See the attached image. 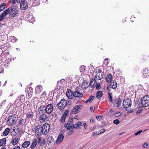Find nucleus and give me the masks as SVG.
<instances>
[{
	"label": "nucleus",
	"mask_w": 149,
	"mask_h": 149,
	"mask_svg": "<svg viewBox=\"0 0 149 149\" xmlns=\"http://www.w3.org/2000/svg\"><path fill=\"white\" fill-rule=\"evenodd\" d=\"M132 105V101L130 98L125 99L124 100L123 103V107L129 112L132 111V109H130Z\"/></svg>",
	"instance_id": "obj_1"
},
{
	"label": "nucleus",
	"mask_w": 149,
	"mask_h": 149,
	"mask_svg": "<svg viewBox=\"0 0 149 149\" xmlns=\"http://www.w3.org/2000/svg\"><path fill=\"white\" fill-rule=\"evenodd\" d=\"M103 72L100 70L98 69L96 71V73L95 74L94 79H92L91 81V84L94 80H98L101 79L103 76Z\"/></svg>",
	"instance_id": "obj_2"
},
{
	"label": "nucleus",
	"mask_w": 149,
	"mask_h": 149,
	"mask_svg": "<svg viewBox=\"0 0 149 149\" xmlns=\"http://www.w3.org/2000/svg\"><path fill=\"white\" fill-rule=\"evenodd\" d=\"M10 8V15L14 17L16 16L18 13L17 9L15 6L12 5L9 7Z\"/></svg>",
	"instance_id": "obj_3"
},
{
	"label": "nucleus",
	"mask_w": 149,
	"mask_h": 149,
	"mask_svg": "<svg viewBox=\"0 0 149 149\" xmlns=\"http://www.w3.org/2000/svg\"><path fill=\"white\" fill-rule=\"evenodd\" d=\"M141 104L143 106L147 107L149 106V96H144L141 101Z\"/></svg>",
	"instance_id": "obj_4"
},
{
	"label": "nucleus",
	"mask_w": 149,
	"mask_h": 149,
	"mask_svg": "<svg viewBox=\"0 0 149 149\" xmlns=\"http://www.w3.org/2000/svg\"><path fill=\"white\" fill-rule=\"evenodd\" d=\"M67 104V101L65 99H62L60 101L58 102V107L59 109L60 110L63 109L66 106Z\"/></svg>",
	"instance_id": "obj_5"
},
{
	"label": "nucleus",
	"mask_w": 149,
	"mask_h": 149,
	"mask_svg": "<svg viewBox=\"0 0 149 149\" xmlns=\"http://www.w3.org/2000/svg\"><path fill=\"white\" fill-rule=\"evenodd\" d=\"M42 134L46 135L50 129L49 125L47 123H45L42 127Z\"/></svg>",
	"instance_id": "obj_6"
},
{
	"label": "nucleus",
	"mask_w": 149,
	"mask_h": 149,
	"mask_svg": "<svg viewBox=\"0 0 149 149\" xmlns=\"http://www.w3.org/2000/svg\"><path fill=\"white\" fill-rule=\"evenodd\" d=\"M16 121L14 117L11 116L7 120V124L8 125L12 126L15 124Z\"/></svg>",
	"instance_id": "obj_7"
},
{
	"label": "nucleus",
	"mask_w": 149,
	"mask_h": 149,
	"mask_svg": "<svg viewBox=\"0 0 149 149\" xmlns=\"http://www.w3.org/2000/svg\"><path fill=\"white\" fill-rule=\"evenodd\" d=\"M45 108L46 112L48 114H49L51 113L53 111V107L52 104H49L47 105Z\"/></svg>",
	"instance_id": "obj_8"
},
{
	"label": "nucleus",
	"mask_w": 149,
	"mask_h": 149,
	"mask_svg": "<svg viewBox=\"0 0 149 149\" xmlns=\"http://www.w3.org/2000/svg\"><path fill=\"white\" fill-rule=\"evenodd\" d=\"M26 95L28 98L31 97L33 92V88H27L26 90Z\"/></svg>",
	"instance_id": "obj_9"
},
{
	"label": "nucleus",
	"mask_w": 149,
	"mask_h": 149,
	"mask_svg": "<svg viewBox=\"0 0 149 149\" xmlns=\"http://www.w3.org/2000/svg\"><path fill=\"white\" fill-rule=\"evenodd\" d=\"M47 119V116L44 114H42L39 118V121L41 123H43L46 122Z\"/></svg>",
	"instance_id": "obj_10"
},
{
	"label": "nucleus",
	"mask_w": 149,
	"mask_h": 149,
	"mask_svg": "<svg viewBox=\"0 0 149 149\" xmlns=\"http://www.w3.org/2000/svg\"><path fill=\"white\" fill-rule=\"evenodd\" d=\"M80 106L81 105H79L75 106L72 110V113L75 114L79 112L80 111Z\"/></svg>",
	"instance_id": "obj_11"
},
{
	"label": "nucleus",
	"mask_w": 149,
	"mask_h": 149,
	"mask_svg": "<svg viewBox=\"0 0 149 149\" xmlns=\"http://www.w3.org/2000/svg\"><path fill=\"white\" fill-rule=\"evenodd\" d=\"M42 126L39 125L36 127L35 132L38 135H39L41 134H42Z\"/></svg>",
	"instance_id": "obj_12"
},
{
	"label": "nucleus",
	"mask_w": 149,
	"mask_h": 149,
	"mask_svg": "<svg viewBox=\"0 0 149 149\" xmlns=\"http://www.w3.org/2000/svg\"><path fill=\"white\" fill-rule=\"evenodd\" d=\"M64 138V136L63 134H60L58 136L56 141V144H58L61 143L63 141Z\"/></svg>",
	"instance_id": "obj_13"
},
{
	"label": "nucleus",
	"mask_w": 149,
	"mask_h": 149,
	"mask_svg": "<svg viewBox=\"0 0 149 149\" xmlns=\"http://www.w3.org/2000/svg\"><path fill=\"white\" fill-rule=\"evenodd\" d=\"M66 95L67 97L69 99H72L74 96V93H73L71 90L68 89L66 93Z\"/></svg>",
	"instance_id": "obj_14"
},
{
	"label": "nucleus",
	"mask_w": 149,
	"mask_h": 149,
	"mask_svg": "<svg viewBox=\"0 0 149 149\" xmlns=\"http://www.w3.org/2000/svg\"><path fill=\"white\" fill-rule=\"evenodd\" d=\"M117 87V84L116 82H111L110 85L108 86L107 87V89L109 90L110 88L113 89H115Z\"/></svg>",
	"instance_id": "obj_15"
},
{
	"label": "nucleus",
	"mask_w": 149,
	"mask_h": 149,
	"mask_svg": "<svg viewBox=\"0 0 149 149\" xmlns=\"http://www.w3.org/2000/svg\"><path fill=\"white\" fill-rule=\"evenodd\" d=\"M42 87L40 85H38L36 86L35 89V94L36 95L39 94L42 91Z\"/></svg>",
	"instance_id": "obj_16"
},
{
	"label": "nucleus",
	"mask_w": 149,
	"mask_h": 149,
	"mask_svg": "<svg viewBox=\"0 0 149 149\" xmlns=\"http://www.w3.org/2000/svg\"><path fill=\"white\" fill-rule=\"evenodd\" d=\"M121 101L119 98L115 99L113 102V105L115 107H118L120 104Z\"/></svg>",
	"instance_id": "obj_17"
},
{
	"label": "nucleus",
	"mask_w": 149,
	"mask_h": 149,
	"mask_svg": "<svg viewBox=\"0 0 149 149\" xmlns=\"http://www.w3.org/2000/svg\"><path fill=\"white\" fill-rule=\"evenodd\" d=\"M74 125L73 123H66L65 125V127L68 130L73 129L74 127Z\"/></svg>",
	"instance_id": "obj_18"
},
{
	"label": "nucleus",
	"mask_w": 149,
	"mask_h": 149,
	"mask_svg": "<svg viewBox=\"0 0 149 149\" xmlns=\"http://www.w3.org/2000/svg\"><path fill=\"white\" fill-rule=\"evenodd\" d=\"M20 4V8L24 10L28 7V3L26 1L24 3H22Z\"/></svg>",
	"instance_id": "obj_19"
},
{
	"label": "nucleus",
	"mask_w": 149,
	"mask_h": 149,
	"mask_svg": "<svg viewBox=\"0 0 149 149\" xmlns=\"http://www.w3.org/2000/svg\"><path fill=\"white\" fill-rule=\"evenodd\" d=\"M45 111V106L43 105H42L39 107L38 110V112L39 113V114H41L43 113Z\"/></svg>",
	"instance_id": "obj_20"
},
{
	"label": "nucleus",
	"mask_w": 149,
	"mask_h": 149,
	"mask_svg": "<svg viewBox=\"0 0 149 149\" xmlns=\"http://www.w3.org/2000/svg\"><path fill=\"white\" fill-rule=\"evenodd\" d=\"M73 93L75 97H81L83 96V94L81 93L78 91H75Z\"/></svg>",
	"instance_id": "obj_21"
},
{
	"label": "nucleus",
	"mask_w": 149,
	"mask_h": 149,
	"mask_svg": "<svg viewBox=\"0 0 149 149\" xmlns=\"http://www.w3.org/2000/svg\"><path fill=\"white\" fill-rule=\"evenodd\" d=\"M38 143V141L36 139H33L32 143L30 146V148L31 149L34 148L36 146Z\"/></svg>",
	"instance_id": "obj_22"
},
{
	"label": "nucleus",
	"mask_w": 149,
	"mask_h": 149,
	"mask_svg": "<svg viewBox=\"0 0 149 149\" xmlns=\"http://www.w3.org/2000/svg\"><path fill=\"white\" fill-rule=\"evenodd\" d=\"M30 144V142L29 141H26L24 142L22 145V147L24 148L28 147Z\"/></svg>",
	"instance_id": "obj_23"
},
{
	"label": "nucleus",
	"mask_w": 149,
	"mask_h": 149,
	"mask_svg": "<svg viewBox=\"0 0 149 149\" xmlns=\"http://www.w3.org/2000/svg\"><path fill=\"white\" fill-rule=\"evenodd\" d=\"M10 131V130L9 128H6L3 132V135L4 136H6L8 135Z\"/></svg>",
	"instance_id": "obj_24"
},
{
	"label": "nucleus",
	"mask_w": 149,
	"mask_h": 149,
	"mask_svg": "<svg viewBox=\"0 0 149 149\" xmlns=\"http://www.w3.org/2000/svg\"><path fill=\"white\" fill-rule=\"evenodd\" d=\"M95 98V97L94 96H92L85 101V103H90Z\"/></svg>",
	"instance_id": "obj_25"
},
{
	"label": "nucleus",
	"mask_w": 149,
	"mask_h": 149,
	"mask_svg": "<svg viewBox=\"0 0 149 149\" xmlns=\"http://www.w3.org/2000/svg\"><path fill=\"white\" fill-rule=\"evenodd\" d=\"M103 94L101 91H98L96 94V96L98 99H100L102 96Z\"/></svg>",
	"instance_id": "obj_26"
},
{
	"label": "nucleus",
	"mask_w": 149,
	"mask_h": 149,
	"mask_svg": "<svg viewBox=\"0 0 149 149\" xmlns=\"http://www.w3.org/2000/svg\"><path fill=\"white\" fill-rule=\"evenodd\" d=\"M112 78V76L111 74H110L108 76L106 77V81L108 83H110L111 81V80Z\"/></svg>",
	"instance_id": "obj_27"
},
{
	"label": "nucleus",
	"mask_w": 149,
	"mask_h": 149,
	"mask_svg": "<svg viewBox=\"0 0 149 149\" xmlns=\"http://www.w3.org/2000/svg\"><path fill=\"white\" fill-rule=\"evenodd\" d=\"M6 141V138H3L0 139V146L5 145Z\"/></svg>",
	"instance_id": "obj_28"
},
{
	"label": "nucleus",
	"mask_w": 149,
	"mask_h": 149,
	"mask_svg": "<svg viewBox=\"0 0 149 149\" xmlns=\"http://www.w3.org/2000/svg\"><path fill=\"white\" fill-rule=\"evenodd\" d=\"M143 75L144 77L147 76L149 74V72L148 70L147 69H145L142 72Z\"/></svg>",
	"instance_id": "obj_29"
},
{
	"label": "nucleus",
	"mask_w": 149,
	"mask_h": 149,
	"mask_svg": "<svg viewBox=\"0 0 149 149\" xmlns=\"http://www.w3.org/2000/svg\"><path fill=\"white\" fill-rule=\"evenodd\" d=\"M89 86L88 82H87L86 81H85L83 82L82 84V88H87Z\"/></svg>",
	"instance_id": "obj_30"
},
{
	"label": "nucleus",
	"mask_w": 149,
	"mask_h": 149,
	"mask_svg": "<svg viewBox=\"0 0 149 149\" xmlns=\"http://www.w3.org/2000/svg\"><path fill=\"white\" fill-rule=\"evenodd\" d=\"M19 139L18 138H16L13 139L12 141V143L14 145H16L18 143Z\"/></svg>",
	"instance_id": "obj_31"
},
{
	"label": "nucleus",
	"mask_w": 149,
	"mask_h": 149,
	"mask_svg": "<svg viewBox=\"0 0 149 149\" xmlns=\"http://www.w3.org/2000/svg\"><path fill=\"white\" fill-rule=\"evenodd\" d=\"M9 12L10 8H9L6 9L5 11H4L2 14L3 15H4V17H5Z\"/></svg>",
	"instance_id": "obj_32"
},
{
	"label": "nucleus",
	"mask_w": 149,
	"mask_h": 149,
	"mask_svg": "<svg viewBox=\"0 0 149 149\" xmlns=\"http://www.w3.org/2000/svg\"><path fill=\"white\" fill-rule=\"evenodd\" d=\"M82 125V123L81 122L77 123L76 124L74 125V128L75 129H77L80 126Z\"/></svg>",
	"instance_id": "obj_33"
},
{
	"label": "nucleus",
	"mask_w": 149,
	"mask_h": 149,
	"mask_svg": "<svg viewBox=\"0 0 149 149\" xmlns=\"http://www.w3.org/2000/svg\"><path fill=\"white\" fill-rule=\"evenodd\" d=\"M54 141V139L52 136L49 137L47 139V142H48L49 143H52Z\"/></svg>",
	"instance_id": "obj_34"
},
{
	"label": "nucleus",
	"mask_w": 149,
	"mask_h": 149,
	"mask_svg": "<svg viewBox=\"0 0 149 149\" xmlns=\"http://www.w3.org/2000/svg\"><path fill=\"white\" fill-rule=\"evenodd\" d=\"M6 3H3L0 6V12L3 10L5 8Z\"/></svg>",
	"instance_id": "obj_35"
},
{
	"label": "nucleus",
	"mask_w": 149,
	"mask_h": 149,
	"mask_svg": "<svg viewBox=\"0 0 149 149\" xmlns=\"http://www.w3.org/2000/svg\"><path fill=\"white\" fill-rule=\"evenodd\" d=\"M69 113V111L67 109L65 111L63 116L66 118L68 116Z\"/></svg>",
	"instance_id": "obj_36"
},
{
	"label": "nucleus",
	"mask_w": 149,
	"mask_h": 149,
	"mask_svg": "<svg viewBox=\"0 0 149 149\" xmlns=\"http://www.w3.org/2000/svg\"><path fill=\"white\" fill-rule=\"evenodd\" d=\"M86 70V67L85 66H81L80 68V71L81 72H84Z\"/></svg>",
	"instance_id": "obj_37"
},
{
	"label": "nucleus",
	"mask_w": 149,
	"mask_h": 149,
	"mask_svg": "<svg viewBox=\"0 0 149 149\" xmlns=\"http://www.w3.org/2000/svg\"><path fill=\"white\" fill-rule=\"evenodd\" d=\"M33 115V113H28L26 114V116L27 118L30 119L32 118Z\"/></svg>",
	"instance_id": "obj_38"
},
{
	"label": "nucleus",
	"mask_w": 149,
	"mask_h": 149,
	"mask_svg": "<svg viewBox=\"0 0 149 149\" xmlns=\"http://www.w3.org/2000/svg\"><path fill=\"white\" fill-rule=\"evenodd\" d=\"M24 119L21 118L18 122V124L19 125H22L24 123Z\"/></svg>",
	"instance_id": "obj_39"
},
{
	"label": "nucleus",
	"mask_w": 149,
	"mask_h": 149,
	"mask_svg": "<svg viewBox=\"0 0 149 149\" xmlns=\"http://www.w3.org/2000/svg\"><path fill=\"white\" fill-rule=\"evenodd\" d=\"M11 41L13 42H15L17 40V39L14 36H12L11 37Z\"/></svg>",
	"instance_id": "obj_40"
},
{
	"label": "nucleus",
	"mask_w": 149,
	"mask_h": 149,
	"mask_svg": "<svg viewBox=\"0 0 149 149\" xmlns=\"http://www.w3.org/2000/svg\"><path fill=\"white\" fill-rule=\"evenodd\" d=\"M111 93H108V97L109 98V100L111 102H113V100L112 99V96L111 95Z\"/></svg>",
	"instance_id": "obj_41"
},
{
	"label": "nucleus",
	"mask_w": 149,
	"mask_h": 149,
	"mask_svg": "<svg viewBox=\"0 0 149 149\" xmlns=\"http://www.w3.org/2000/svg\"><path fill=\"white\" fill-rule=\"evenodd\" d=\"M66 118V117L63 116L61 118V121L62 123H64L65 121Z\"/></svg>",
	"instance_id": "obj_42"
},
{
	"label": "nucleus",
	"mask_w": 149,
	"mask_h": 149,
	"mask_svg": "<svg viewBox=\"0 0 149 149\" xmlns=\"http://www.w3.org/2000/svg\"><path fill=\"white\" fill-rule=\"evenodd\" d=\"M40 0H37V2H36L37 3H36V2L35 1H34L33 3V6H37L40 3Z\"/></svg>",
	"instance_id": "obj_43"
},
{
	"label": "nucleus",
	"mask_w": 149,
	"mask_h": 149,
	"mask_svg": "<svg viewBox=\"0 0 149 149\" xmlns=\"http://www.w3.org/2000/svg\"><path fill=\"white\" fill-rule=\"evenodd\" d=\"M74 131L73 130H70L68 132V135H71L74 132Z\"/></svg>",
	"instance_id": "obj_44"
},
{
	"label": "nucleus",
	"mask_w": 149,
	"mask_h": 149,
	"mask_svg": "<svg viewBox=\"0 0 149 149\" xmlns=\"http://www.w3.org/2000/svg\"><path fill=\"white\" fill-rule=\"evenodd\" d=\"M26 0H16V1L17 3H24Z\"/></svg>",
	"instance_id": "obj_45"
},
{
	"label": "nucleus",
	"mask_w": 149,
	"mask_h": 149,
	"mask_svg": "<svg viewBox=\"0 0 149 149\" xmlns=\"http://www.w3.org/2000/svg\"><path fill=\"white\" fill-rule=\"evenodd\" d=\"M148 144V143L146 142L144 143L143 145V147L144 148H146L147 147Z\"/></svg>",
	"instance_id": "obj_46"
},
{
	"label": "nucleus",
	"mask_w": 149,
	"mask_h": 149,
	"mask_svg": "<svg viewBox=\"0 0 149 149\" xmlns=\"http://www.w3.org/2000/svg\"><path fill=\"white\" fill-rule=\"evenodd\" d=\"M119 123V120L118 119H116L113 121V123L116 125L118 124Z\"/></svg>",
	"instance_id": "obj_47"
},
{
	"label": "nucleus",
	"mask_w": 149,
	"mask_h": 149,
	"mask_svg": "<svg viewBox=\"0 0 149 149\" xmlns=\"http://www.w3.org/2000/svg\"><path fill=\"white\" fill-rule=\"evenodd\" d=\"M122 113L120 111H118L115 114L116 116H120Z\"/></svg>",
	"instance_id": "obj_48"
},
{
	"label": "nucleus",
	"mask_w": 149,
	"mask_h": 149,
	"mask_svg": "<svg viewBox=\"0 0 149 149\" xmlns=\"http://www.w3.org/2000/svg\"><path fill=\"white\" fill-rule=\"evenodd\" d=\"M102 116H97L96 118L98 120H100L102 118Z\"/></svg>",
	"instance_id": "obj_49"
},
{
	"label": "nucleus",
	"mask_w": 149,
	"mask_h": 149,
	"mask_svg": "<svg viewBox=\"0 0 149 149\" xmlns=\"http://www.w3.org/2000/svg\"><path fill=\"white\" fill-rule=\"evenodd\" d=\"M142 132V130H140L138 131L137 132H136V133H135L134 135L135 136H136V135H138L139 134H140Z\"/></svg>",
	"instance_id": "obj_50"
},
{
	"label": "nucleus",
	"mask_w": 149,
	"mask_h": 149,
	"mask_svg": "<svg viewBox=\"0 0 149 149\" xmlns=\"http://www.w3.org/2000/svg\"><path fill=\"white\" fill-rule=\"evenodd\" d=\"M100 84H98L96 86V89L97 90H99L100 89Z\"/></svg>",
	"instance_id": "obj_51"
},
{
	"label": "nucleus",
	"mask_w": 149,
	"mask_h": 149,
	"mask_svg": "<svg viewBox=\"0 0 149 149\" xmlns=\"http://www.w3.org/2000/svg\"><path fill=\"white\" fill-rule=\"evenodd\" d=\"M96 126H95L92 127H91L90 128V130L91 131H93L94 130L96 129Z\"/></svg>",
	"instance_id": "obj_52"
},
{
	"label": "nucleus",
	"mask_w": 149,
	"mask_h": 149,
	"mask_svg": "<svg viewBox=\"0 0 149 149\" xmlns=\"http://www.w3.org/2000/svg\"><path fill=\"white\" fill-rule=\"evenodd\" d=\"M5 17L2 14L0 15V21H1Z\"/></svg>",
	"instance_id": "obj_53"
},
{
	"label": "nucleus",
	"mask_w": 149,
	"mask_h": 149,
	"mask_svg": "<svg viewBox=\"0 0 149 149\" xmlns=\"http://www.w3.org/2000/svg\"><path fill=\"white\" fill-rule=\"evenodd\" d=\"M105 131V130L104 129H101L99 132H100V133H102L104 132Z\"/></svg>",
	"instance_id": "obj_54"
},
{
	"label": "nucleus",
	"mask_w": 149,
	"mask_h": 149,
	"mask_svg": "<svg viewBox=\"0 0 149 149\" xmlns=\"http://www.w3.org/2000/svg\"><path fill=\"white\" fill-rule=\"evenodd\" d=\"M16 0H10V2L12 4H14L16 2Z\"/></svg>",
	"instance_id": "obj_55"
},
{
	"label": "nucleus",
	"mask_w": 149,
	"mask_h": 149,
	"mask_svg": "<svg viewBox=\"0 0 149 149\" xmlns=\"http://www.w3.org/2000/svg\"><path fill=\"white\" fill-rule=\"evenodd\" d=\"M84 128L85 129H86L87 127V125L86 123H85L84 124Z\"/></svg>",
	"instance_id": "obj_56"
},
{
	"label": "nucleus",
	"mask_w": 149,
	"mask_h": 149,
	"mask_svg": "<svg viewBox=\"0 0 149 149\" xmlns=\"http://www.w3.org/2000/svg\"><path fill=\"white\" fill-rule=\"evenodd\" d=\"M90 109L91 111H93L94 110V108L93 107H90Z\"/></svg>",
	"instance_id": "obj_57"
},
{
	"label": "nucleus",
	"mask_w": 149,
	"mask_h": 149,
	"mask_svg": "<svg viewBox=\"0 0 149 149\" xmlns=\"http://www.w3.org/2000/svg\"><path fill=\"white\" fill-rule=\"evenodd\" d=\"M96 132H93L92 133V136H96Z\"/></svg>",
	"instance_id": "obj_58"
},
{
	"label": "nucleus",
	"mask_w": 149,
	"mask_h": 149,
	"mask_svg": "<svg viewBox=\"0 0 149 149\" xmlns=\"http://www.w3.org/2000/svg\"><path fill=\"white\" fill-rule=\"evenodd\" d=\"M13 149H20V147L19 146H17V147H15Z\"/></svg>",
	"instance_id": "obj_59"
},
{
	"label": "nucleus",
	"mask_w": 149,
	"mask_h": 149,
	"mask_svg": "<svg viewBox=\"0 0 149 149\" xmlns=\"http://www.w3.org/2000/svg\"><path fill=\"white\" fill-rule=\"evenodd\" d=\"M68 121L69 122L71 123L72 122V119L71 118L70 119L69 118L68 120Z\"/></svg>",
	"instance_id": "obj_60"
},
{
	"label": "nucleus",
	"mask_w": 149,
	"mask_h": 149,
	"mask_svg": "<svg viewBox=\"0 0 149 149\" xmlns=\"http://www.w3.org/2000/svg\"><path fill=\"white\" fill-rule=\"evenodd\" d=\"M90 122H91V123H93L94 122V119L93 118H91L90 119Z\"/></svg>",
	"instance_id": "obj_61"
},
{
	"label": "nucleus",
	"mask_w": 149,
	"mask_h": 149,
	"mask_svg": "<svg viewBox=\"0 0 149 149\" xmlns=\"http://www.w3.org/2000/svg\"><path fill=\"white\" fill-rule=\"evenodd\" d=\"M24 97L23 95H21L20 97V98H22V100L24 98Z\"/></svg>",
	"instance_id": "obj_62"
},
{
	"label": "nucleus",
	"mask_w": 149,
	"mask_h": 149,
	"mask_svg": "<svg viewBox=\"0 0 149 149\" xmlns=\"http://www.w3.org/2000/svg\"><path fill=\"white\" fill-rule=\"evenodd\" d=\"M96 132V135H98L99 134H101V133H100H100H99V132H98V133Z\"/></svg>",
	"instance_id": "obj_63"
},
{
	"label": "nucleus",
	"mask_w": 149,
	"mask_h": 149,
	"mask_svg": "<svg viewBox=\"0 0 149 149\" xmlns=\"http://www.w3.org/2000/svg\"><path fill=\"white\" fill-rule=\"evenodd\" d=\"M5 146H2L1 148V149H5Z\"/></svg>",
	"instance_id": "obj_64"
}]
</instances>
